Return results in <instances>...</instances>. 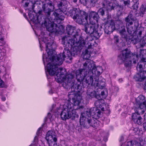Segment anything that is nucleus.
Instances as JSON below:
<instances>
[{"label": "nucleus", "instance_id": "37998d69", "mask_svg": "<svg viewBox=\"0 0 146 146\" xmlns=\"http://www.w3.org/2000/svg\"><path fill=\"white\" fill-rule=\"evenodd\" d=\"M111 0H103V2L102 3V5L105 6L106 4L107 5L111 3Z\"/></svg>", "mask_w": 146, "mask_h": 146}, {"label": "nucleus", "instance_id": "412c9836", "mask_svg": "<svg viewBox=\"0 0 146 146\" xmlns=\"http://www.w3.org/2000/svg\"><path fill=\"white\" fill-rule=\"evenodd\" d=\"M91 116L94 118L97 119H99L101 116V111L100 109L97 108H92L90 109Z\"/></svg>", "mask_w": 146, "mask_h": 146}, {"label": "nucleus", "instance_id": "0e129e2a", "mask_svg": "<svg viewBox=\"0 0 146 146\" xmlns=\"http://www.w3.org/2000/svg\"><path fill=\"white\" fill-rule=\"evenodd\" d=\"M23 16L24 17L27 19H28V18L27 17V15L25 13H23Z\"/></svg>", "mask_w": 146, "mask_h": 146}, {"label": "nucleus", "instance_id": "7c9ffc66", "mask_svg": "<svg viewBox=\"0 0 146 146\" xmlns=\"http://www.w3.org/2000/svg\"><path fill=\"white\" fill-rule=\"evenodd\" d=\"M78 92H77V90H72V91L70 92H69L68 93V96L70 100L71 99H73L74 97H75L76 96L77 94H80L78 93Z\"/></svg>", "mask_w": 146, "mask_h": 146}, {"label": "nucleus", "instance_id": "09e8293b", "mask_svg": "<svg viewBox=\"0 0 146 146\" xmlns=\"http://www.w3.org/2000/svg\"><path fill=\"white\" fill-rule=\"evenodd\" d=\"M139 3H134L133 5V9L137 10L139 7Z\"/></svg>", "mask_w": 146, "mask_h": 146}, {"label": "nucleus", "instance_id": "aec40b11", "mask_svg": "<svg viewBox=\"0 0 146 146\" xmlns=\"http://www.w3.org/2000/svg\"><path fill=\"white\" fill-rule=\"evenodd\" d=\"M87 96L86 97L88 100L92 99L93 98H95L97 99H100L101 96L97 94L96 91L92 89H88L87 93Z\"/></svg>", "mask_w": 146, "mask_h": 146}, {"label": "nucleus", "instance_id": "f8f14e48", "mask_svg": "<svg viewBox=\"0 0 146 146\" xmlns=\"http://www.w3.org/2000/svg\"><path fill=\"white\" fill-rule=\"evenodd\" d=\"M67 104L66 108L63 110L60 114L61 119L66 121L70 118L74 119L75 117L78 118L79 115L76 114L75 110H74L71 104Z\"/></svg>", "mask_w": 146, "mask_h": 146}, {"label": "nucleus", "instance_id": "3c124183", "mask_svg": "<svg viewBox=\"0 0 146 146\" xmlns=\"http://www.w3.org/2000/svg\"><path fill=\"white\" fill-rule=\"evenodd\" d=\"M111 18V16H110L109 15H108L107 16V17L106 18V21H109V22H110L111 21V20H110V19ZM106 19H104V20H105Z\"/></svg>", "mask_w": 146, "mask_h": 146}, {"label": "nucleus", "instance_id": "2f4dec72", "mask_svg": "<svg viewBox=\"0 0 146 146\" xmlns=\"http://www.w3.org/2000/svg\"><path fill=\"white\" fill-rule=\"evenodd\" d=\"M96 86L98 87L100 89H102L105 87V82L104 81H98L96 84Z\"/></svg>", "mask_w": 146, "mask_h": 146}, {"label": "nucleus", "instance_id": "603ef678", "mask_svg": "<svg viewBox=\"0 0 146 146\" xmlns=\"http://www.w3.org/2000/svg\"><path fill=\"white\" fill-rule=\"evenodd\" d=\"M105 113L108 116L110 114V109H107L105 111Z\"/></svg>", "mask_w": 146, "mask_h": 146}, {"label": "nucleus", "instance_id": "a19ab883", "mask_svg": "<svg viewBox=\"0 0 146 146\" xmlns=\"http://www.w3.org/2000/svg\"><path fill=\"white\" fill-rule=\"evenodd\" d=\"M114 42L117 44L119 42V36L117 35H115L113 38Z\"/></svg>", "mask_w": 146, "mask_h": 146}, {"label": "nucleus", "instance_id": "0eeeda50", "mask_svg": "<svg viewBox=\"0 0 146 146\" xmlns=\"http://www.w3.org/2000/svg\"><path fill=\"white\" fill-rule=\"evenodd\" d=\"M138 59L137 54L132 53L129 49L126 48L122 50L120 54L118 56L117 63L119 65L124 64L126 68H129L132 66V62L135 64Z\"/></svg>", "mask_w": 146, "mask_h": 146}, {"label": "nucleus", "instance_id": "4c0bfd02", "mask_svg": "<svg viewBox=\"0 0 146 146\" xmlns=\"http://www.w3.org/2000/svg\"><path fill=\"white\" fill-rule=\"evenodd\" d=\"M140 39L141 40L140 41V44L141 46L143 47L146 45L144 36H143L142 38H141Z\"/></svg>", "mask_w": 146, "mask_h": 146}, {"label": "nucleus", "instance_id": "bb28decb", "mask_svg": "<svg viewBox=\"0 0 146 146\" xmlns=\"http://www.w3.org/2000/svg\"><path fill=\"white\" fill-rule=\"evenodd\" d=\"M91 115L90 109H87L82 112L80 116V119H84L86 118H88L91 117Z\"/></svg>", "mask_w": 146, "mask_h": 146}, {"label": "nucleus", "instance_id": "58836bf2", "mask_svg": "<svg viewBox=\"0 0 146 146\" xmlns=\"http://www.w3.org/2000/svg\"><path fill=\"white\" fill-rule=\"evenodd\" d=\"M122 1L123 2V5L124 7L126 6L128 7L130 5V0H123Z\"/></svg>", "mask_w": 146, "mask_h": 146}, {"label": "nucleus", "instance_id": "a878e982", "mask_svg": "<svg viewBox=\"0 0 146 146\" xmlns=\"http://www.w3.org/2000/svg\"><path fill=\"white\" fill-rule=\"evenodd\" d=\"M108 21H105V23L108 25L109 28L110 30V31L112 33L114 30H115V23H114V20L113 19H111L110 22H109Z\"/></svg>", "mask_w": 146, "mask_h": 146}, {"label": "nucleus", "instance_id": "f3484780", "mask_svg": "<svg viewBox=\"0 0 146 146\" xmlns=\"http://www.w3.org/2000/svg\"><path fill=\"white\" fill-rule=\"evenodd\" d=\"M55 133L52 131H49L47 132L46 139L49 146H57V139Z\"/></svg>", "mask_w": 146, "mask_h": 146}, {"label": "nucleus", "instance_id": "864d4df0", "mask_svg": "<svg viewBox=\"0 0 146 146\" xmlns=\"http://www.w3.org/2000/svg\"><path fill=\"white\" fill-rule=\"evenodd\" d=\"M143 130L146 131V121L143 123Z\"/></svg>", "mask_w": 146, "mask_h": 146}, {"label": "nucleus", "instance_id": "de8ad7c7", "mask_svg": "<svg viewBox=\"0 0 146 146\" xmlns=\"http://www.w3.org/2000/svg\"><path fill=\"white\" fill-rule=\"evenodd\" d=\"M118 10L120 11H123L124 7L123 5H120L119 4L118 6Z\"/></svg>", "mask_w": 146, "mask_h": 146}, {"label": "nucleus", "instance_id": "6e6552de", "mask_svg": "<svg viewBox=\"0 0 146 146\" xmlns=\"http://www.w3.org/2000/svg\"><path fill=\"white\" fill-rule=\"evenodd\" d=\"M58 65L52 66V67H54L53 69H51L50 66H48V70L49 74L50 76H53L55 75L56 76L55 77L56 81L58 83H60L62 81L66 80L68 81V76L69 74H72L73 73L75 74L74 71L70 72L67 74L66 72L64 70H63L62 68H58Z\"/></svg>", "mask_w": 146, "mask_h": 146}, {"label": "nucleus", "instance_id": "473e14b6", "mask_svg": "<svg viewBox=\"0 0 146 146\" xmlns=\"http://www.w3.org/2000/svg\"><path fill=\"white\" fill-rule=\"evenodd\" d=\"M99 0H85V2L86 4H88L92 6H94L96 3Z\"/></svg>", "mask_w": 146, "mask_h": 146}, {"label": "nucleus", "instance_id": "e2e57ef3", "mask_svg": "<svg viewBox=\"0 0 146 146\" xmlns=\"http://www.w3.org/2000/svg\"><path fill=\"white\" fill-rule=\"evenodd\" d=\"M49 119L47 116L44 119L45 122H46L48 119Z\"/></svg>", "mask_w": 146, "mask_h": 146}, {"label": "nucleus", "instance_id": "8fccbe9b", "mask_svg": "<svg viewBox=\"0 0 146 146\" xmlns=\"http://www.w3.org/2000/svg\"><path fill=\"white\" fill-rule=\"evenodd\" d=\"M133 141L132 140L127 142L126 146H133Z\"/></svg>", "mask_w": 146, "mask_h": 146}, {"label": "nucleus", "instance_id": "c85d7f7f", "mask_svg": "<svg viewBox=\"0 0 146 146\" xmlns=\"http://www.w3.org/2000/svg\"><path fill=\"white\" fill-rule=\"evenodd\" d=\"M92 53L91 50L88 51L85 50L84 51L82 52V55L83 56V58L86 60V61H87L88 60H90L89 59L91 56V54Z\"/></svg>", "mask_w": 146, "mask_h": 146}, {"label": "nucleus", "instance_id": "774afa93", "mask_svg": "<svg viewBox=\"0 0 146 146\" xmlns=\"http://www.w3.org/2000/svg\"><path fill=\"white\" fill-rule=\"evenodd\" d=\"M144 118L145 120L146 121V113H145V115H144Z\"/></svg>", "mask_w": 146, "mask_h": 146}, {"label": "nucleus", "instance_id": "ddd939ff", "mask_svg": "<svg viewBox=\"0 0 146 146\" xmlns=\"http://www.w3.org/2000/svg\"><path fill=\"white\" fill-rule=\"evenodd\" d=\"M80 125L85 128L88 129L90 127H92L97 129L100 125V122L98 120L92 119L91 117L84 119H80Z\"/></svg>", "mask_w": 146, "mask_h": 146}, {"label": "nucleus", "instance_id": "f704fd0d", "mask_svg": "<svg viewBox=\"0 0 146 146\" xmlns=\"http://www.w3.org/2000/svg\"><path fill=\"white\" fill-rule=\"evenodd\" d=\"M97 13L102 16H103L105 15V8L104 7H102L100 8L98 11Z\"/></svg>", "mask_w": 146, "mask_h": 146}, {"label": "nucleus", "instance_id": "a18cd8bd", "mask_svg": "<svg viewBox=\"0 0 146 146\" xmlns=\"http://www.w3.org/2000/svg\"><path fill=\"white\" fill-rule=\"evenodd\" d=\"M0 46H2L3 45L5 44V42L4 40V39L3 38L1 37L0 38Z\"/></svg>", "mask_w": 146, "mask_h": 146}, {"label": "nucleus", "instance_id": "c9c22d12", "mask_svg": "<svg viewBox=\"0 0 146 146\" xmlns=\"http://www.w3.org/2000/svg\"><path fill=\"white\" fill-rule=\"evenodd\" d=\"M143 29L142 27H139L138 29H137V30H135L134 32L136 31L137 33H138L137 37L139 38H141L142 37L141 36L142 33V31Z\"/></svg>", "mask_w": 146, "mask_h": 146}, {"label": "nucleus", "instance_id": "a211bd4d", "mask_svg": "<svg viewBox=\"0 0 146 146\" xmlns=\"http://www.w3.org/2000/svg\"><path fill=\"white\" fill-rule=\"evenodd\" d=\"M72 100V103L70 104L68 103L67 104H71V106L73 107V106H77L78 107L75 109L77 110H79L81 111L82 110H83L84 107L83 106H79V104L81 102V100L82 99V97L80 94H77L76 96L71 99Z\"/></svg>", "mask_w": 146, "mask_h": 146}, {"label": "nucleus", "instance_id": "c03bdc74", "mask_svg": "<svg viewBox=\"0 0 146 146\" xmlns=\"http://www.w3.org/2000/svg\"><path fill=\"white\" fill-rule=\"evenodd\" d=\"M88 43L90 44H89L87 48L86 49V50H91V52H92L93 51V49L92 48V44L91 43H90V42H88Z\"/></svg>", "mask_w": 146, "mask_h": 146}, {"label": "nucleus", "instance_id": "2eb2a0df", "mask_svg": "<svg viewBox=\"0 0 146 146\" xmlns=\"http://www.w3.org/2000/svg\"><path fill=\"white\" fill-rule=\"evenodd\" d=\"M62 43L64 47V50H67L71 48L73 45L76 43V39H73L67 36H63L62 39Z\"/></svg>", "mask_w": 146, "mask_h": 146}, {"label": "nucleus", "instance_id": "6ab92c4d", "mask_svg": "<svg viewBox=\"0 0 146 146\" xmlns=\"http://www.w3.org/2000/svg\"><path fill=\"white\" fill-rule=\"evenodd\" d=\"M64 13L56 9L54 10L51 16L50 15L49 18L51 20H60L61 21L63 20L64 19L65 17L63 14Z\"/></svg>", "mask_w": 146, "mask_h": 146}, {"label": "nucleus", "instance_id": "f03ea898", "mask_svg": "<svg viewBox=\"0 0 146 146\" xmlns=\"http://www.w3.org/2000/svg\"><path fill=\"white\" fill-rule=\"evenodd\" d=\"M42 12L44 13L45 16H42L41 14L35 17V18L34 16L36 15V14L34 12L33 14L31 15H30V19L31 21L35 24H39L42 26L45 27L47 30L51 33V34L49 33L47 37H44L42 38V41L43 38L45 37H49L48 39L50 40L49 36L51 39L52 37L53 38V37L51 36V35L54 34V32H56V29L57 28V25L54 23L53 20H51L49 17L51 12L54 10V4L50 0H46L42 3Z\"/></svg>", "mask_w": 146, "mask_h": 146}, {"label": "nucleus", "instance_id": "f257e3e1", "mask_svg": "<svg viewBox=\"0 0 146 146\" xmlns=\"http://www.w3.org/2000/svg\"><path fill=\"white\" fill-rule=\"evenodd\" d=\"M68 13L74 20L80 25H82L85 22V20L87 21L89 17L90 24L84 25L83 30L86 34L89 35V37H91L92 39H89V41L93 40L94 38L96 40L99 39L102 33L98 32V24L96 25V23H98L100 18L98 13L92 11L89 15L84 11L75 8L71 9ZM89 38V37H87L88 39Z\"/></svg>", "mask_w": 146, "mask_h": 146}, {"label": "nucleus", "instance_id": "1a4fd4ad", "mask_svg": "<svg viewBox=\"0 0 146 146\" xmlns=\"http://www.w3.org/2000/svg\"><path fill=\"white\" fill-rule=\"evenodd\" d=\"M140 64L138 63L137 70L138 72L133 77V79L137 82H141L146 78V59L142 58L140 61Z\"/></svg>", "mask_w": 146, "mask_h": 146}, {"label": "nucleus", "instance_id": "338daca9", "mask_svg": "<svg viewBox=\"0 0 146 146\" xmlns=\"http://www.w3.org/2000/svg\"><path fill=\"white\" fill-rule=\"evenodd\" d=\"M100 108L101 109V111H104V107H103V106L102 107H101V108Z\"/></svg>", "mask_w": 146, "mask_h": 146}, {"label": "nucleus", "instance_id": "cd10ccee", "mask_svg": "<svg viewBox=\"0 0 146 146\" xmlns=\"http://www.w3.org/2000/svg\"><path fill=\"white\" fill-rule=\"evenodd\" d=\"M98 99V100L95 101L94 103V105L96 107L94 108H101L104 105V100L102 99V97L100 99Z\"/></svg>", "mask_w": 146, "mask_h": 146}, {"label": "nucleus", "instance_id": "4be33fe9", "mask_svg": "<svg viewBox=\"0 0 146 146\" xmlns=\"http://www.w3.org/2000/svg\"><path fill=\"white\" fill-rule=\"evenodd\" d=\"M64 1L61 0L57 2V7L58 8L56 9L62 12L65 13L67 10V6L64 3Z\"/></svg>", "mask_w": 146, "mask_h": 146}, {"label": "nucleus", "instance_id": "5fc2aeb1", "mask_svg": "<svg viewBox=\"0 0 146 146\" xmlns=\"http://www.w3.org/2000/svg\"><path fill=\"white\" fill-rule=\"evenodd\" d=\"M41 129V127H40L37 130V131L36 132V135H40V130Z\"/></svg>", "mask_w": 146, "mask_h": 146}, {"label": "nucleus", "instance_id": "79ce46f5", "mask_svg": "<svg viewBox=\"0 0 146 146\" xmlns=\"http://www.w3.org/2000/svg\"><path fill=\"white\" fill-rule=\"evenodd\" d=\"M119 2H117V1L115 0L113 1V2L112 3V4L113 5L115 9L117 8L118 7L119 4Z\"/></svg>", "mask_w": 146, "mask_h": 146}, {"label": "nucleus", "instance_id": "6e6d98bb", "mask_svg": "<svg viewBox=\"0 0 146 146\" xmlns=\"http://www.w3.org/2000/svg\"><path fill=\"white\" fill-rule=\"evenodd\" d=\"M38 140V137L37 136H35V137L34 139V142H37Z\"/></svg>", "mask_w": 146, "mask_h": 146}, {"label": "nucleus", "instance_id": "39448f33", "mask_svg": "<svg viewBox=\"0 0 146 146\" xmlns=\"http://www.w3.org/2000/svg\"><path fill=\"white\" fill-rule=\"evenodd\" d=\"M93 60H88L83 64V68L79 69L76 70L75 74L76 75V79L77 81H81L85 83L86 84H89V80L90 82L93 81V77L89 75L90 73V70L93 69L95 67L92 68L93 66ZM90 82L89 83L90 84Z\"/></svg>", "mask_w": 146, "mask_h": 146}, {"label": "nucleus", "instance_id": "4468645a", "mask_svg": "<svg viewBox=\"0 0 146 146\" xmlns=\"http://www.w3.org/2000/svg\"><path fill=\"white\" fill-rule=\"evenodd\" d=\"M66 34L72 36L74 38L76 39V40L80 39L81 38H84L81 35L80 30L79 29H76V27L72 25H67Z\"/></svg>", "mask_w": 146, "mask_h": 146}, {"label": "nucleus", "instance_id": "13d9d810", "mask_svg": "<svg viewBox=\"0 0 146 146\" xmlns=\"http://www.w3.org/2000/svg\"><path fill=\"white\" fill-rule=\"evenodd\" d=\"M44 54H43V56H42V60H43V62L44 64V65L45 66V68H46L45 62L44 60Z\"/></svg>", "mask_w": 146, "mask_h": 146}, {"label": "nucleus", "instance_id": "e433bc0d", "mask_svg": "<svg viewBox=\"0 0 146 146\" xmlns=\"http://www.w3.org/2000/svg\"><path fill=\"white\" fill-rule=\"evenodd\" d=\"M108 5L107 8V11H111V10L115 9L111 3L108 4Z\"/></svg>", "mask_w": 146, "mask_h": 146}, {"label": "nucleus", "instance_id": "bf43d9fd", "mask_svg": "<svg viewBox=\"0 0 146 146\" xmlns=\"http://www.w3.org/2000/svg\"><path fill=\"white\" fill-rule=\"evenodd\" d=\"M143 89L144 90H146V80L145 81L144 84L143 85Z\"/></svg>", "mask_w": 146, "mask_h": 146}, {"label": "nucleus", "instance_id": "052dcab7", "mask_svg": "<svg viewBox=\"0 0 146 146\" xmlns=\"http://www.w3.org/2000/svg\"><path fill=\"white\" fill-rule=\"evenodd\" d=\"M101 96H101H104L105 95V92L104 91H102L101 93V94H100Z\"/></svg>", "mask_w": 146, "mask_h": 146}, {"label": "nucleus", "instance_id": "4d7b16f0", "mask_svg": "<svg viewBox=\"0 0 146 146\" xmlns=\"http://www.w3.org/2000/svg\"><path fill=\"white\" fill-rule=\"evenodd\" d=\"M48 118H49V119L50 120L51 117H52L51 116V113H48L47 114V116Z\"/></svg>", "mask_w": 146, "mask_h": 146}, {"label": "nucleus", "instance_id": "393cba45", "mask_svg": "<svg viewBox=\"0 0 146 146\" xmlns=\"http://www.w3.org/2000/svg\"><path fill=\"white\" fill-rule=\"evenodd\" d=\"M56 32H54V34L56 35L59 34L61 35L63 33L66 34V30H65L64 27L62 25H59L58 26L57 25V28L56 29Z\"/></svg>", "mask_w": 146, "mask_h": 146}, {"label": "nucleus", "instance_id": "69168bd1", "mask_svg": "<svg viewBox=\"0 0 146 146\" xmlns=\"http://www.w3.org/2000/svg\"><path fill=\"white\" fill-rule=\"evenodd\" d=\"M1 99L3 101H4L6 100V98L5 97H3L1 98Z\"/></svg>", "mask_w": 146, "mask_h": 146}, {"label": "nucleus", "instance_id": "c756f323", "mask_svg": "<svg viewBox=\"0 0 146 146\" xmlns=\"http://www.w3.org/2000/svg\"><path fill=\"white\" fill-rule=\"evenodd\" d=\"M140 11L139 13V15L143 17V15L146 11V5L142 4L140 8Z\"/></svg>", "mask_w": 146, "mask_h": 146}, {"label": "nucleus", "instance_id": "423d86ee", "mask_svg": "<svg viewBox=\"0 0 146 146\" xmlns=\"http://www.w3.org/2000/svg\"><path fill=\"white\" fill-rule=\"evenodd\" d=\"M80 39L76 40V45L72 47L68 50H64L62 53L59 54L58 58H60V61L59 62L60 64H62L65 58L71 60L72 56H75L80 54L81 50L85 44L86 42L84 38H80Z\"/></svg>", "mask_w": 146, "mask_h": 146}, {"label": "nucleus", "instance_id": "b1692460", "mask_svg": "<svg viewBox=\"0 0 146 146\" xmlns=\"http://www.w3.org/2000/svg\"><path fill=\"white\" fill-rule=\"evenodd\" d=\"M135 101L137 102V103L139 104L142 106L146 105V99L145 97L142 96L140 95L135 99ZM145 109H146V107H144Z\"/></svg>", "mask_w": 146, "mask_h": 146}, {"label": "nucleus", "instance_id": "9d476101", "mask_svg": "<svg viewBox=\"0 0 146 146\" xmlns=\"http://www.w3.org/2000/svg\"><path fill=\"white\" fill-rule=\"evenodd\" d=\"M135 102L133 108L135 112L132 114V120L135 123L141 125L143 122V119L140 116V113L141 112L140 111L143 113L144 112V109H145L144 107H146V105L142 106L139 104L137 103L136 101Z\"/></svg>", "mask_w": 146, "mask_h": 146}, {"label": "nucleus", "instance_id": "5701e85b", "mask_svg": "<svg viewBox=\"0 0 146 146\" xmlns=\"http://www.w3.org/2000/svg\"><path fill=\"white\" fill-rule=\"evenodd\" d=\"M93 66H92V68H93V67H95L93 68V69L91 70H90V73H91L93 74H95L96 75H97V76H99L102 73V72H100L99 71V69L101 70L102 69L101 67H96V65L95 64V62L93 61Z\"/></svg>", "mask_w": 146, "mask_h": 146}, {"label": "nucleus", "instance_id": "72a5a7b5", "mask_svg": "<svg viewBox=\"0 0 146 146\" xmlns=\"http://www.w3.org/2000/svg\"><path fill=\"white\" fill-rule=\"evenodd\" d=\"M104 25V30L105 33L107 35H109L111 34V31H110V30L109 28L108 27L105 22L104 23H102V25Z\"/></svg>", "mask_w": 146, "mask_h": 146}, {"label": "nucleus", "instance_id": "7ed1b4c3", "mask_svg": "<svg viewBox=\"0 0 146 146\" xmlns=\"http://www.w3.org/2000/svg\"><path fill=\"white\" fill-rule=\"evenodd\" d=\"M125 21L128 34L127 33L125 27L122 20H117L115 22V30L118 31L122 40L129 44L133 41L134 38L133 33L139 26V21L130 11L125 18Z\"/></svg>", "mask_w": 146, "mask_h": 146}, {"label": "nucleus", "instance_id": "20e7f679", "mask_svg": "<svg viewBox=\"0 0 146 146\" xmlns=\"http://www.w3.org/2000/svg\"><path fill=\"white\" fill-rule=\"evenodd\" d=\"M49 37H50V40L48 39L49 37H45L43 39V42L45 43L46 51L47 52L48 56L49 57L50 56V57L49 58L45 57L46 62H50L48 63L47 64V71L48 73V66L49 67L50 66L51 69L52 70L54 68V67H52V66H56V65L60 66L62 64H60L59 63V62L61 60H60L61 58L60 57L59 58H58L59 54L56 56L53 55L54 52H55V50H54V46H55V44L53 42V38L52 37V39H51L49 36Z\"/></svg>", "mask_w": 146, "mask_h": 146}, {"label": "nucleus", "instance_id": "ea45409f", "mask_svg": "<svg viewBox=\"0 0 146 146\" xmlns=\"http://www.w3.org/2000/svg\"><path fill=\"white\" fill-rule=\"evenodd\" d=\"M7 86L5 84L4 81L0 78V88H6Z\"/></svg>", "mask_w": 146, "mask_h": 146}, {"label": "nucleus", "instance_id": "680f3d73", "mask_svg": "<svg viewBox=\"0 0 146 146\" xmlns=\"http://www.w3.org/2000/svg\"><path fill=\"white\" fill-rule=\"evenodd\" d=\"M134 3H139V0H132Z\"/></svg>", "mask_w": 146, "mask_h": 146}, {"label": "nucleus", "instance_id": "dca6fc26", "mask_svg": "<svg viewBox=\"0 0 146 146\" xmlns=\"http://www.w3.org/2000/svg\"><path fill=\"white\" fill-rule=\"evenodd\" d=\"M23 3L24 4L23 7L26 10H27L28 15L30 18V15L33 14L34 12L36 14V15L34 16V17L38 16V15H40L42 13V9L41 8V10H39L37 13H36L35 11H33L31 8V7L33 5V4L32 2L30 0H23Z\"/></svg>", "mask_w": 146, "mask_h": 146}, {"label": "nucleus", "instance_id": "49530a36", "mask_svg": "<svg viewBox=\"0 0 146 146\" xmlns=\"http://www.w3.org/2000/svg\"><path fill=\"white\" fill-rule=\"evenodd\" d=\"M5 55V53L2 52V50L0 49V60L2 59Z\"/></svg>", "mask_w": 146, "mask_h": 146}, {"label": "nucleus", "instance_id": "9b49d317", "mask_svg": "<svg viewBox=\"0 0 146 146\" xmlns=\"http://www.w3.org/2000/svg\"><path fill=\"white\" fill-rule=\"evenodd\" d=\"M75 74H69L68 76V78L67 83L68 85L70 87L71 90H77V92H80L82 90V88L85 87L86 85L85 83L81 81L76 80L74 78ZM87 86V85H86Z\"/></svg>", "mask_w": 146, "mask_h": 146}]
</instances>
